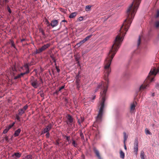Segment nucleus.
<instances>
[{"mask_svg":"<svg viewBox=\"0 0 159 159\" xmlns=\"http://www.w3.org/2000/svg\"><path fill=\"white\" fill-rule=\"evenodd\" d=\"M159 72V65L158 68L156 70V68L151 69L146 79L143 84L139 88V90L145 89L148 86L149 84L153 81L154 76Z\"/></svg>","mask_w":159,"mask_h":159,"instance_id":"obj_1","label":"nucleus"},{"mask_svg":"<svg viewBox=\"0 0 159 159\" xmlns=\"http://www.w3.org/2000/svg\"><path fill=\"white\" fill-rule=\"evenodd\" d=\"M32 77L33 79H31L30 81L31 84L34 88H37L40 86V83L39 82L37 79H34L33 76Z\"/></svg>","mask_w":159,"mask_h":159,"instance_id":"obj_2","label":"nucleus"},{"mask_svg":"<svg viewBox=\"0 0 159 159\" xmlns=\"http://www.w3.org/2000/svg\"><path fill=\"white\" fill-rule=\"evenodd\" d=\"M50 46V44L48 43L45 44L42 46L41 48L36 50V54L39 53L45 50L46 49L48 48Z\"/></svg>","mask_w":159,"mask_h":159,"instance_id":"obj_3","label":"nucleus"},{"mask_svg":"<svg viewBox=\"0 0 159 159\" xmlns=\"http://www.w3.org/2000/svg\"><path fill=\"white\" fill-rule=\"evenodd\" d=\"M18 113L16 114V119L18 121H20V117L22 115L25 113V112L21 109H19L18 110Z\"/></svg>","mask_w":159,"mask_h":159,"instance_id":"obj_4","label":"nucleus"},{"mask_svg":"<svg viewBox=\"0 0 159 159\" xmlns=\"http://www.w3.org/2000/svg\"><path fill=\"white\" fill-rule=\"evenodd\" d=\"M52 126L51 124H49L46 127V128L42 131V134H43L46 133L47 132H49V131L51 129Z\"/></svg>","mask_w":159,"mask_h":159,"instance_id":"obj_5","label":"nucleus"},{"mask_svg":"<svg viewBox=\"0 0 159 159\" xmlns=\"http://www.w3.org/2000/svg\"><path fill=\"white\" fill-rule=\"evenodd\" d=\"M58 21L57 20H52L51 23L50 24L48 21H47V23L48 24L47 26H49L51 25L52 27H54L57 26L58 24Z\"/></svg>","mask_w":159,"mask_h":159,"instance_id":"obj_6","label":"nucleus"},{"mask_svg":"<svg viewBox=\"0 0 159 159\" xmlns=\"http://www.w3.org/2000/svg\"><path fill=\"white\" fill-rule=\"evenodd\" d=\"M67 120L66 121V123L67 124L70 126L72 125V122H73V118L72 116L70 115H68L67 116Z\"/></svg>","mask_w":159,"mask_h":159,"instance_id":"obj_7","label":"nucleus"},{"mask_svg":"<svg viewBox=\"0 0 159 159\" xmlns=\"http://www.w3.org/2000/svg\"><path fill=\"white\" fill-rule=\"evenodd\" d=\"M138 141L137 139H135L134 141V152L137 154L138 151Z\"/></svg>","mask_w":159,"mask_h":159,"instance_id":"obj_8","label":"nucleus"},{"mask_svg":"<svg viewBox=\"0 0 159 159\" xmlns=\"http://www.w3.org/2000/svg\"><path fill=\"white\" fill-rule=\"evenodd\" d=\"M93 151L96 154V157H97L98 159H102L100 156L99 151L96 148H93Z\"/></svg>","mask_w":159,"mask_h":159,"instance_id":"obj_9","label":"nucleus"},{"mask_svg":"<svg viewBox=\"0 0 159 159\" xmlns=\"http://www.w3.org/2000/svg\"><path fill=\"white\" fill-rule=\"evenodd\" d=\"M21 154L19 152H14L12 155V157L14 159H17L20 157Z\"/></svg>","mask_w":159,"mask_h":159,"instance_id":"obj_10","label":"nucleus"},{"mask_svg":"<svg viewBox=\"0 0 159 159\" xmlns=\"http://www.w3.org/2000/svg\"><path fill=\"white\" fill-rule=\"evenodd\" d=\"M137 104L136 102H134L132 103L130 106V111L132 112V111H134L135 109V105Z\"/></svg>","mask_w":159,"mask_h":159,"instance_id":"obj_11","label":"nucleus"},{"mask_svg":"<svg viewBox=\"0 0 159 159\" xmlns=\"http://www.w3.org/2000/svg\"><path fill=\"white\" fill-rule=\"evenodd\" d=\"M21 131V130L20 128L18 129L17 130L15 131L13 134L14 137H16L18 136Z\"/></svg>","mask_w":159,"mask_h":159,"instance_id":"obj_12","label":"nucleus"},{"mask_svg":"<svg viewBox=\"0 0 159 159\" xmlns=\"http://www.w3.org/2000/svg\"><path fill=\"white\" fill-rule=\"evenodd\" d=\"M120 158L122 159H124L125 157V153L123 152V151L120 150Z\"/></svg>","mask_w":159,"mask_h":159,"instance_id":"obj_13","label":"nucleus"},{"mask_svg":"<svg viewBox=\"0 0 159 159\" xmlns=\"http://www.w3.org/2000/svg\"><path fill=\"white\" fill-rule=\"evenodd\" d=\"M80 76H79V75H77L76 77V84H79L80 82Z\"/></svg>","mask_w":159,"mask_h":159,"instance_id":"obj_14","label":"nucleus"},{"mask_svg":"<svg viewBox=\"0 0 159 159\" xmlns=\"http://www.w3.org/2000/svg\"><path fill=\"white\" fill-rule=\"evenodd\" d=\"M77 15L76 12H74L71 13L69 16V17L70 18H72L74 17Z\"/></svg>","mask_w":159,"mask_h":159,"instance_id":"obj_15","label":"nucleus"},{"mask_svg":"<svg viewBox=\"0 0 159 159\" xmlns=\"http://www.w3.org/2000/svg\"><path fill=\"white\" fill-rule=\"evenodd\" d=\"M123 134L124 135V143H125V142L126 141L127 139L128 136L126 135L125 132H124Z\"/></svg>","mask_w":159,"mask_h":159,"instance_id":"obj_16","label":"nucleus"},{"mask_svg":"<svg viewBox=\"0 0 159 159\" xmlns=\"http://www.w3.org/2000/svg\"><path fill=\"white\" fill-rule=\"evenodd\" d=\"M84 118L81 116L80 119H78V122L79 124H80L84 120Z\"/></svg>","mask_w":159,"mask_h":159,"instance_id":"obj_17","label":"nucleus"},{"mask_svg":"<svg viewBox=\"0 0 159 159\" xmlns=\"http://www.w3.org/2000/svg\"><path fill=\"white\" fill-rule=\"evenodd\" d=\"M144 153L143 151H142L141 152L140 157L141 159H145L144 158Z\"/></svg>","mask_w":159,"mask_h":159,"instance_id":"obj_18","label":"nucleus"},{"mask_svg":"<svg viewBox=\"0 0 159 159\" xmlns=\"http://www.w3.org/2000/svg\"><path fill=\"white\" fill-rule=\"evenodd\" d=\"M15 124V122H13L11 124H10L8 127H7L6 128L9 130Z\"/></svg>","mask_w":159,"mask_h":159,"instance_id":"obj_19","label":"nucleus"},{"mask_svg":"<svg viewBox=\"0 0 159 159\" xmlns=\"http://www.w3.org/2000/svg\"><path fill=\"white\" fill-rule=\"evenodd\" d=\"M39 30L40 32L44 36H45V34L44 32V30L42 28H39Z\"/></svg>","mask_w":159,"mask_h":159,"instance_id":"obj_20","label":"nucleus"},{"mask_svg":"<svg viewBox=\"0 0 159 159\" xmlns=\"http://www.w3.org/2000/svg\"><path fill=\"white\" fill-rule=\"evenodd\" d=\"M10 43H11V46L15 48H16V46L14 44V42L12 40H10Z\"/></svg>","mask_w":159,"mask_h":159,"instance_id":"obj_21","label":"nucleus"},{"mask_svg":"<svg viewBox=\"0 0 159 159\" xmlns=\"http://www.w3.org/2000/svg\"><path fill=\"white\" fill-rule=\"evenodd\" d=\"M92 35H89L87 37H86L85 39H84V40H85V42L89 40L90 38L92 36Z\"/></svg>","mask_w":159,"mask_h":159,"instance_id":"obj_22","label":"nucleus"},{"mask_svg":"<svg viewBox=\"0 0 159 159\" xmlns=\"http://www.w3.org/2000/svg\"><path fill=\"white\" fill-rule=\"evenodd\" d=\"M28 106L27 105H26L24 106L23 108H21V109H22L23 111H24L25 112V111L28 109Z\"/></svg>","mask_w":159,"mask_h":159,"instance_id":"obj_23","label":"nucleus"},{"mask_svg":"<svg viewBox=\"0 0 159 159\" xmlns=\"http://www.w3.org/2000/svg\"><path fill=\"white\" fill-rule=\"evenodd\" d=\"M21 75H20V74H18L17 75V76H14V79L16 80L17 79H19V78H21Z\"/></svg>","mask_w":159,"mask_h":159,"instance_id":"obj_24","label":"nucleus"},{"mask_svg":"<svg viewBox=\"0 0 159 159\" xmlns=\"http://www.w3.org/2000/svg\"><path fill=\"white\" fill-rule=\"evenodd\" d=\"M72 144L74 146V147H76L77 146V144L76 143L75 141L73 139H72Z\"/></svg>","mask_w":159,"mask_h":159,"instance_id":"obj_25","label":"nucleus"},{"mask_svg":"<svg viewBox=\"0 0 159 159\" xmlns=\"http://www.w3.org/2000/svg\"><path fill=\"white\" fill-rule=\"evenodd\" d=\"M155 26L157 28L159 27V21H156L155 23Z\"/></svg>","mask_w":159,"mask_h":159,"instance_id":"obj_26","label":"nucleus"},{"mask_svg":"<svg viewBox=\"0 0 159 159\" xmlns=\"http://www.w3.org/2000/svg\"><path fill=\"white\" fill-rule=\"evenodd\" d=\"M32 156L31 155H28L26 157H25V159H32Z\"/></svg>","mask_w":159,"mask_h":159,"instance_id":"obj_27","label":"nucleus"},{"mask_svg":"<svg viewBox=\"0 0 159 159\" xmlns=\"http://www.w3.org/2000/svg\"><path fill=\"white\" fill-rule=\"evenodd\" d=\"M145 131L146 134H151V133L150 132L148 129H146L145 130Z\"/></svg>","mask_w":159,"mask_h":159,"instance_id":"obj_28","label":"nucleus"},{"mask_svg":"<svg viewBox=\"0 0 159 159\" xmlns=\"http://www.w3.org/2000/svg\"><path fill=\"white\" fill-rule=\"evenodd\" d=\"M7 9L8 11L10 13H11V11L10 9V8L9 6L7 5Z\"/></svg>","mask_w":159,"mask_h":159,"instance_id":"obj_29","label":"nucleus"},{"mask_svg":"<svg viewBox=\"0 0 159 159\" xmlns=\"http://www.w3.org/2000/svg\"><path fill=\"white\" fill-rule=\"evenodd\" d=\"M140 40H141L140 38V37L139 36V37L137 45H138V46H139V45L140 44Z\"/></svg>","mask_w":159,"mask_h":159,"instance_id":"obj_30","label":"nucleus"},{"mask_svg":"<svg viewBox=\"0 0 159 159\" xmlns=\"http://www.w3.org/2000/svg\"><path fill=\"white\" fill-rule=\"evenodd\" d=\"M8 130V129L6 128V129L4 130L3 133L4 134H6Z\"/></svg>","mask_w":159,"mask_h":159,"instance_id":"obj_31","label":"nucleus"},{"mask_svg":"<svg viewBox=\"0 0 159 159\" xmlns=\"http://www.w3.org/2000/svg\"><path fill=\"white\" fill-rule=\"evenodd\" d=\"M50 57L52 60L55 59V57L53 54H51L50 55Z\"/></svg>","mask_w":159,"mask_h":159,"instance_id":"obj_32","label":"nucleus"},{"mask_svg":"<svg viewBox=\"0 0 159 159\" xmlns=\"http://www.w3.org/2000/svg\"><path fill=\"white\" fill-rule=\"evenodd\" d=\"M64 136L65 138H66V139L68 141H69L70 140V136Z\"/></svg>","mask_w":159,"mask_h":159,"instance_id":"obj_33","label":"nucleus"},{"mask_svg":"<svg viewBox=\"0 0 159 159\" xmlns=\"http://www.w3.org/2000/svg\"><path fill=\"white\" fill-rule=\"evenodd\" d=\"M46 137L47 138H48L49 137V135H50V134L49 132H47V133H46Z\"/></svg>","mask_w":159,"mask_h":159,"instance_id":"obj_34","label":"nucleus"},{"mask_svg":"<svg viewBox=\"0 0 159 159\" xmlns=\"http://www.w3.org/2000/svg\"><path fill=\"white\" fill-rule=\"evenodd\" d=\"M80 59V57H77L76 56L75 57V60L76 61H77L78 62H77V63H79V60Z\"/></svg>","mask_w":159,"mask_h":159,"instance_id":"obj_35","label":"nucleus"},{"mask_svg":"<svg viewBox=\"0 0 159 159\" xmlns=\"http://www.w3.org/2000/svg\"><path fill=\"white\" fill-rule=\"evenodd\" d=\"M85 42V40L84 39H83V40H81L80 41V43L82 45Z\"/></svg>","mask_w":159,"mask_h":159,"instance_id":"obj_36","label":"nucleus"},{"mask_svg":"<svg viewBox=\"0 0 159 159\" xmlns=\"http://www.w3.org/2000/svg\"><path fill=\"white\" fill-rule=\"evenodd\" d=\"M56 68L57 70V72L58 73H59L60 71V69L58 68V67L57 66H56Z\"/></svg>","mask_w":159,"mask_h":159,"instance_id":"obj_37","label":"nucleus"},{"mask_svg":"<svg viewBox=\"0 0 159 159\" xmlns=\"http://www.w3.org/2000/svg\"><path fill=\"white\" fill-rule=\"evenodd\" d=\"M65 88V86H61V87H60L59 89H58V91H61V90H62V89H64Z\"/></svg>","mask_w":159,"mask_h":159,"instance_id":"obj_38","label":"nucleus"},{"mask_svg":"<svg viewBox=\"0 0 159 159\" xmlns=\"http://www.w3.org/2000/svg\"><path fill=\"white\" fill-rule=\"evenodd\" d=\"M91 8V6L89 5H87L86 6V9L87 10H89Z\"/></svg>","mask_w":159,"mask_h":159,"instance_id":"obj_39","label":"nucleus"},{"mask_svg":"<svg viewBox=\"0 0 159 159\" xmlns=\"http://www.w3.org/2000/svg\"><path fill=\"white\" fill-rule=\"evenodd\" d=\"M83 18L82 16H80L78 18V20L80 21H81L82 20H83Z\"/></svg>","mask_w":159,"mask_h":159,"instance_id":"obj_40","label":"nucleus"},{"mask_svg":"<svg viewBox=\"0 0 159 159\" xmlns=\"http://www.w3.org/2000/svg\"><path fill=\"white\" fill-rule=\"evenodd\" d=\"M5 140L7 142H8L9 141L8 137L7 136H6L5 137Z\"/></svg>","mask_w":159,"mask_h":159,"instance_id":"obj_41","label":"nucleus"},{"mask_svg":"<svg viewBox=\"0 0 159 159\" xmlns=\"http://www.w3.org/2000/svg\"><path fill=\"white\" fill-rule=\"evenodd\" d=\"M159 16V10H157V12L156 17H158Z\"/></svg>","mask_w":159,"mask_h":159,"instance_id":"obj_42","label":"nucleus"},{"mask_svg":"<svg viewBox=\"0 0 159 159\" xmlns=\"http://www.w3.org/2000/svg\"><path fill=\"white\" fill-rule=\"evenodd\" d=\"M24 66L25 68L26 69H29V66L27 64L25 65Z\"/></svg>","mask_w":159,"mask_h":159,"instance_id":"obj_43","label":"nucleus"},{"mask_svg":"<svg viewBox=\"0 0 159 159\" xmlns=\"http://www.w3.org/2000/svg\"><path fill=\"white\" fill-rule=\"evenodd\" d=\"M155 87L157 89H159V84H156Z\"/></svg>","mask_w":159,"mask_h":159,"instance_id":"obj_44","label":"nucleus"},{"mask_svg":"<svg viewBox=\"0 0 159 159\" xmlns=\"http://www.w3.org/2000/svg\"><path fill=\"white\" fill-rule=\"evenodd\" d=\"M80 136L82 139L84 138V136L82 132L80 134Z\"/></svg>","mask_w":159,"mask_h":159,"instance_id":"obj_45","label":"nucleus"},{"mask_svg":"<svg viewBox=\"0 0 159 159\" xmlns=\"http://www.w3.org/2000/svg\"><path fill=\"white\" fill-rule=\"evenodd\" d=\"M76 85H77V89L79 90V88H80V83L79 84H76Z\"/></svg>","mask_w":159,"mask_h":159,"instance_id":"obj_46","label":"nucleus"},{"mask_svg":"<svg viewBox=\"0 0 159 159\" xmlns=\"http://www.w3.org/2000/svg\"><path fill=\"white\" fill-rule=\"evenodd\" d=\"M59 91L58 90H56L55 92L54 93V94H56L57 95L59 93Z\"/></svg>","mask_w":159,"mask_h":159,"instance_id":"obj_47","label":"nucleus"},{"mask_svg":"<svg viewBox=\"0 0 159 159\" xmlns=\"http://www.w3.org/2000/svg\"><path fill=\"white\" fill-rule=\"evenodd\" d=\"M26 70V71L25 72V73H26V74H27L29 73L30 72V71L29 70V69H27Z\"/></svg>","mask_w":159,"mask_h":159,"instance_id":"obj_48","label":"nucleus"},{"mask_svg":"<svg viewBox=\"0 0 159 159\" xmlns=\"http://www.w3.org/2000/svg\"><path fill=\"white\" fill-rule=\"evenodd\" d=\"M26 74L25 73V72L24 73H21L20 74V75H21V76H23L24 75Z\"/></svg>","mask_w":159,"mask_h":159,"instance_id":"obj_49","label":"nucleus"},{"mask_svg":"<svg viewBox=\"0 0 159 159\" xmlns=\"http://www.w3.org/2000/svg\"><path fill=\"white\" fill-rule=\"evenodd\" d=\"M81 45L80 42L76 44V46L78 47H80Z\"/></svg>","mask_w":159,"mask_h":159,"instance_id":"obj_50","label":"nucleus"},{"mask_svg":"<svg viewBox=\"0 0 159 159\" xmlns=\"http://www.w3.org/2000/svg\"><path fill=\"white\" fill-rule=\"evenodd\" d=\"M124 143V148L125 150H127V147H126V145H125V143Z\"/></svg>","mask_w":159,"mask_h":159,"instance_id":"obj_51","label":"nucleus"},{"mask_svg":"<svg viewBox=\"0 0 159 159\" xmlns=\"http://www.w3.org/2000/svg\"><path fill=\"white\" fill-rule=\"evenodd\" d=\"M12 70L13 71H16V68L15 67L12 68Z\"/></svg>","mask_w":159,"mask_h":159,"instance_id":"obj_52","label":"nucleus"},{"mask_svg":"<svg viewBox=\"0 0 159 159\" xmlns=\"http://www.w3.org/2000/svg\"><path fill=\"white\" fill-rule=\"evenodd\" d=\"M81 157L82 159H84V155H82Z\"/></svg>","mask_w":159,"mask_h":159,"instance_id":"obj_53","label":"nucleus"},{"mask_svg":"<svg viewBox=\"0 0 159 159\" xmlns=\"http://www.w3.org/2000/svg\"><path fill=\"white\" fill-rule=\"evenodd\" d=\"M56 144L57 145H58L59 144V142H58V141H56Z\"/></svg>","mask_w":159,"mask_h":159,"instance_id":"obj_54","label":"nucleus"},{"mask_svg":"<svg viewBox=\"0 0 159 159\" xmlns=\"http://www.w3.org/2000/svg\"><path fill=\"white\" fill-rule=\"evenodd\" d=\"M4 2H5L6 3H7L8 2V0H4Z\"/></svg>","mask_w":159,"mask_h":159,"instance_id":"obj_55","label":"nucleus"},{"mask_svg":"<svg viewBox=\"0 0 159 159\" xmlns=\"http://www.w3.org/2000/svg\"><path fill=\"white\" fill-rule=\"evenodd\" d=\"M152 97H154V96H155V93H152Z\"/></svg>","mask_w":159,"mask_h":159,"instance_id":"obj_56","label":"nucleus"},{"mask_svg":"<svg viewBox=\"0 0 159 159\" xmlns=\"http://www.w3.org/2000/svg\"><path fill=\"white\" fill-rule=\"evenodd\" d=\"M53 62H54L55 63V62H56V59H54V60H53Z\"/></svg>","mask_w":159,"mask_h":159,"instance_id":"obj_57","label":"nucleus"},{"mask_svg":"<svg viewBox=\"0 0 159 159\" xmlns=\"http://www.w3.org/2000/svg\"><path fill=\"white\" fill-rule=\"evenodd\" d=\"M95 96H94V97H93V99H92V100H94V99H95Z\"/></svg>","mask_w":159,"mask_h":159,"instance_id":"obj_58","label":"nucleus"},{"mask_svg":"<svg viewBox=\"0 0 159 159\" xmlns=\"http://www.w3.org/2000/svg\"><path fill=\"white\" fill-rule=\"evenodd\" d=\"M54 65H55V66H57V65H57V64H56V62H55V64H54Z\"/></svg>","mask_w":159,"mask_h":159,"instance_id":"obj_59","label":"nucleus"},{"mask_svg":"<svg viewBox=\"0 0 159 159\" xmlns=\"http://www.w3.org/2000/svg\"><path fill=\"white\" fill-rule=\"evenodd\" d=\"M25 40V39H22V40H21V41H24Z\"/></svg>","mask_w":159,"mask_h":159,"instance_id":"obj_60","label":"nucleus"},{"mask_svg":"<svg viewBox=\"0 0 159 159\" xmlns=\"http://www.w3.org/2000/svg\"><path fill=\"white\" fill-rule=\"evenodd\" d=\"M40 80L42 82V80L41 79H40Z\"/></svg>","mask_w":159,"mask_h":159,"instance_id":"obj_61","label":"nucleus"},{"mask_svg":"<svg viewBox=\"0 0 159 159\" xmlns=\"http://www.w3.org/2000/svg\"><path fill=\"white\" fill-rule=\"evenodd\" d=\"M62 21L65 22V21H66V20H62Z\"/></svg>","mask_w":159,"mask_h":159,"instance_id":"obj_62","label":"nucleus"},{"mask_svg":"<svg viewBox=\"0 0 159 159\" xmlns=\"http://www.w3.org/2000/svg\"><path fill=\"white\" fill-rule=\"evenodd\" d=\"M100 85H98V88H99L100 87Z\"/></svg>","mask_w":159,"mask_h":159,"instance_id":"obj_63","label":"nucleus"},{"mask_svg":"<svg viewBox=\"0 0 159 159\" xmlns=\"http://www.w3.org/2000/svg\"><path fill=\"white\" fill-rule=\"evenodd\" d=\"M67 99H65V100H66V101H67Z\"/></svg>","mask_w":159,"mask_h":159,"instance_id":"obj_64","label":"nucleus"}]
</instances>
